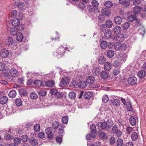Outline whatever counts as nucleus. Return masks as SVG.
Instances as JSON below:
<instances>
[{
    "label": "nucleus",
    "mask_w": 146,
    "mask_h": 146,
    "mask_svg": "<svg viewBox=\"0 0 146 146\" xmlns=\"http://www.w3.org/2000/svg\"><path fill=\"white\" fill-rule=\"evenodd\" d=\"M100 75L101 78L104 79H107L108 76V73L104 71H102Z\"/></svg>",
    "instance_id": "20"
},
{
    "label": "nucleus",
    "mask_w": 146,
    "mask_h": 146,
    "mask_svg": "<svg viewBox=\"0 0 146 146\" xmlns=\"http://www.w3.org/2000/svg\"><path fill=\"white\" fill-rule=\"evenodd\" d=\"M119 3L120 4L124 5V6L127 7L130 5V3L126 0H119Z\"/></svg>",
    "instance_id": "22"
},
{
    "label": "nucleus",
    "mask_w": 146,
    "mask_h": 146,
    "mask_svg": "<svg viewBox=\"0 0 146 146\" xmlns=\"http://www.w3.org/2000/svg\"><path fill=\"white\" fill-rule=\"evenodd\" d=\"M129 121L130 124L133 126L136 124V121L135 118L133 116H131L129 118Z\"/></svg>",
    "instance_id": "26"
},
{
    "label": "nucleus",
    "mask_w": 146,
    "mask_h": 146,
    "mask_svg": "<svg viewBox=\"0 0 146 146\" xmlns=\"http://www.w3.org/2000/svg\"><path fill=\"white\" fill-rule=\"evenodd\" d=\"M122 18L120 16H117L114 19V22L117 24H120L122 21Z\"/></svg>",
    "instance_id": "24"
},
{
    "label": "nucleus",
    "mask_w": 146,
    "mask_h": 146,
    "mask_svg": "<svg viewBox=\"0 0 146 146\" xmlns=\"http://www.w3.org/2000/svg\"><path fill=\"white\" fill-rule=\"evenodd\" d=\"M68 120V117L67 116H64L62 118V121L63 123L66 124L67 123Z\"/></svg>",
    "instance_id": "49"
},
{
    "label": "nucleus",
    "mask_w": 146,
    "mask_h": 146,
    "mask_svg": "<svg viewBox=\"0 0 146 146\" xmlns=\"http://www.w3.org/2000/svg\"><path fill=\"white\" fill-rule=\"evenodd\" d=\"M68 96L70 98L74 99L76 97V94L74 92H71L69 93Z\"/></svg>",
    "instance_id": "45"
},
{
    "label": "nucleus",
    "mask_w": 146,
    "mask_h": 146,
    "mask_svg": "<svg viewBox=\"0 0 146 146\" xmlns=\"http://www.w3.org/2000/svg\"><path fill=\"white\" fill-rule=\"evenodd\" d=\"M17 12L16 10H13L12 11L11 13V15L12 17H16L17 15Z\"/></svg>",
    "instance_id": "63"
},
{
    "label": "nucleus",
    "mask_w": 146,
    "mask_h": 146,
    "mask_svg": "<svg viewBox=\"0 0 146 146\" xmlns=\"http://www.w3.org/2000/svg\"><path fill=\"white\" fill-rule=\"evenodd\" d=\"M137 75L140 78H143L145 77L146 75V72L145 70H140L138 72Z\"/></svg>",
    "instance_id": "16"
},
{
    "label": "nucleus",
    "mask_w": 146,
    "mask_h": 146,
    "mask_svg": "<svg viewBox=\"0 0 146 146\" xmlns=\"http://www.w3.org/2000/svg\"><path fill=\"white\" fill-rule=\"evenodd\" d=\"M106 62V58L103 56H100L98 59V63L101 64H103Z\"/></svg>",
    "instance_id": "29"
},
{
    "label": "nucleus",
    "mask_w": 146,
    "mask_h": 146,
    "mask_svg": "<svg viewBox=\"0 0 146 146\" xmlns=\"http://www.w3.org/2000/svg\"><path fill=\"white\" fill-rule=\"evenodd\" d=\"M100 125V127L102 130H105L107 128H108L106 124V121H104L102 122H100L98 123L97 125Z\"/></svg>",
    "instance_id": "13"
},
{
    "label": "nucleus",
    "mask_w": 146,
    "mask_h": 146,
    "mask_svg": "<svg viewBox=\"0 0 146 146\" xmlns=\"http://www.w3.org/2000/svg\"><path fill=\"white\" fill-rule=\"evenodd\" d=\"M111 35L112 33L110 30H107L105 31L104 34V37L105 38H109L111 37Z\"/></svg>",
    "instance_id": "14"
},
{
    "label": "nucleus",
    "mask_w": 146,
    "mask_h": 146,
    "mask_svg": "<svg viewBox=\"0 0 146 146\" xmlns=\"http://www.w3.org/2000/svg\"><path fill=\"white\" fill-rule=\"evenodd\" d=\"M16 39L17 40L19 41H21L22 40L23 36L21 33H18L17 34Z\"/></svg>",
    "instance_id": "38"
},
{
    "label": "nucleus",
    "mask_w": 146,
    "mask_h": 146,
    "mask_svg": "<svg viewBox=\"0 0 146 146\" xmlns=\"http://www.w3.org/2000/svg\"><path fill=\"white\" fill-rule=\"evenodd\" d=\"M59 126L58 122L56 121L54 122L52 125V128L54 129H57Z\"/></svg>",
    "instance_id": "53"
},
{
    "label": "nucleus",
    "mask_w": 146,
    "mask_h": 146,
    "mask_svg": "<svg viewBox=\"0 0 146 146\" xmlns=\"http://www.w3.org/2000/svg\"><path fill=\"white\" fill-rule=\"evenodd\" d=\"M113 65L116 68L119 69L121 65V63L120 61L117 60L113 63Z\"/></svg>",
    "instance_id": "18"
},
{
    "label": "nucleus",
    "mask_w": 146,
    "mask_h": 146,
    "mask_svg": "<svg viewBox=\"0 0 146 146\" xmlns=\"http://www.w3.org/2000/svg\"><path fill=\"white\" fill-rule=\"evenodd\" d=\"M100 137L101 139H106V134L104 132H102L100 134Z\"/></svg>",
    "instance_id": "58"
},
{
    "label": "nucleus",
    "mask_w": 146,
    "mask_h": 146,
    "mask_svg": "<svg viewBox=\"0 0 146 146\" xmlns=\"http://www.w3.org/2000/svg\"><path fill=\"white\" fill-rule=\"evenodd\" d=\"M9 96L11 98H15L17 95V93L15 90H11L9 93Z\"/></svg>",
    "instance_id": "40"
},
{
    "label": "nucleus",
    "mask_w": 146,
    "mask_h": 146,
    "mask_svg": "<svg viewBox=\"0 0 146 146\" xmlns=\"http://www.w3.org/2000/svg\"><path fill=\"white\" fill-rule=\"evenodd\" d=\"M15 104L17 106H20L22 104V102L20 98H17L15 100Z\"/></svg>",
    "instance_id": "50"
},
{
    "label": "nucleus",
    "mask_w": 146,
    "mask_h": 146,
    "mask_svg": "<svg viewBox=\"0 0 146 146\" xmlns=\"http://www.w3.org/2000/svg\"><path fill=\"white\" fill-rule=\"evenodd\" d=\"M40 125L39 124H37L34 125V129L35 131L37 132L40 130Z\"/></svg>",
    "instance_id": "60"
},
{
    "label": "nucleus",
    "mask_w": 146,
    "mask_h": 146,
    "mask_svg": "<svg viewBox=\"0 0 146 146\" xmlns=\"http://www.w3.org/2000/svg\"><path fill=\"white\" fill-rule=\"evenodd\" d=\"M23 15L22 13L21 12H19L17 13V15L16 17L18 19H21L23 18Z\"/></svg>",
    "instance_id": "59"
},
{
    "label": "nucleus",
    "mask_w": 146,
    "mask_h": 146,
    "mask_svg": "<svg viewBox=\"0 0 146 146\" xmlns=\"http://www.w3.org/2000/svg\"><path fill=\"white\" fill-rule=\"evenodd\" d=\"M111 67V65L109 62H106L105 63L104 66V69L106 71H108L110 70Z\"/></svg>",
    "instance_id": "21"
},
{
    "label": "nucleus",
    "mask_w": 146,
    "mask_h": 146,
    "mask_svg": "<svg viewBox=\"0 0 146 146\" xmlns=\"http://www.w3.org/2000/svg\"><path fill=\"white\" fill-rule=\"evenodd\" d=\"M13 40L11 37H8L5 40V43L7 45H12L13 43Z\"/></svg>",
    "instance_id": "11"
},
{
    "label": "nucleus",
    "mask_w": 146,
    "mask_h": 146,
    "mask_svg": "<svg viewBox=\"0 0 146 146\" xmlns=\"http://www.w3.org/2000/svg\"><path fill=\"white\" fill-rule=\"evenodd\" d=\"M14 142L16 145H18L21 142V139L19 137H16L14 139Z\"/></svg>",
    "instance_id": "47"
},
{
    "label": "nucleus",
    "mask_w": 146,
    "mask_h": 146,
    "mask_svg": "<svg viewBox=\"0 0 146 146\" xmlns=\"http://www.w3.org/2000/svg\"><path fill=\"white\" fill-rule=\"evenodd\" d=\"M90 129L91 130V137H94L96 135V128L95 124H93L91 126Z\"/></svg>",
    "instance_id": "10"
},
{
    "label": "nucleus",
    "mask_w": 146,
    "mask_h": 146,
    "mask_svg": "<svg viewBox=\"0 0 146 146\" xmlns=\"http://www.w3.org/2000/svg\"><path fill=\"white\" fill-rule=\"evenodd\" d=\"M29 141L31 144L33 146H35L38 143L37 140L34 137H31L30 138Z\"/></svg>",
    "instance_id": "19"
},
{
    "label": "nucleus",
    "mask_w": 146,
    "mask_h": 146,
    "mask_svg": "<svg viewBox=\"0 0 146 146\" xmlns=\"http://www.w3.org/2000/svg\"><path fill=\"white\" fill-rule=\"evenodd\" d=\"M45 132L48 135L47 136L48 139H52L54 136V134L52 133V129L50 127H49L45 129Z\"/></svg>",
    "instance_id": "4"
},
{
    "label": "nucleus",
    "mask_w": 146,
    "mask_h": 146,
    "mask_svg": "<svg viewBox=\"0 0 146 146\" xmlns=\"http://www.w3.org/2000/svg\"><path fill=\"white\" fill-rule=\"evenodd\" d=\"M70 80L69 78L66 77L63 78L62 80L60 82L59 86L60 87H64L68 84H69Z\"/></svg>",
    "instance_id": "5"
},
{
    "label": "nucleus",
    "mask_w": 146,
    "mask_h": 146,
    "mask_svg": "<svg viewBox=\"0 0 146 146\" xmlns=\"http://www.w3.org/2000/svg\"><path fill=\"white\" fill-rule=\"evenodd\" d=\"M93 5H88L87 9L90 12H94L95 10V8Z\"/></svg>",
    "instance_id": "55"
},
{
    "label": "nucleus",
    "mask_w": 146,
    "mask_h": 146,
    "mask_svg": "<svg viewBox=\"0 0 146 146\" xmlns=\"http://www.w3.org/2000/svg\"><path fill=\"white\" fill-rule=\"evenodd\" d=\"M127 82L129 84L132 85H134L137 83V79L135 77H131L128 78Z\"/></svg>",
    "instance_id": "6"
},
{
    "label": "nucleus",
    "mask_w": 146,
    "mask_h": 146,
    "mask_svg": "<svg viewBox=\"0 0 146 146\" xmlns=\"http://www.w3.org/2000/svg\"><path fill=\"white\" fill-rule=\"evenodd\" d=\"M54 81L52 80L48 81L46 82V84L47 86L52 87L54 86Z\"/></svg>",
    "instance_id": "41"
},
{
    "label": "nucleus",
    "mask_w": 146,
    "mask_h": 146,
    "mask_svg": "<svg viewBox=\"0 0 146 146\" xmlns=\"http://www.w3.org/2000/svg\"><path fill=\"white\" fill-rule=\"evenodd\" d=\"M92 5L96 7H97L99 5V3L96 0H93L92 2Z\"/></svg>",
    "instance_id": "61"
},
{
    "label": "nucleus",
    "mask_w": 146,
    "mask_h": 146,
    "mask_svg": "<svg viewBox=\"0 0 146 146\" xmlns=\"http://www.w3.org/2000/svg\"><path fill=\"white\" fill-rule=\"evenodd\" d=\"M116 143L117 146H122L123 144V140L120 138H119L117 139Z\"/></svg>",
    "instance_id": "42"
},
{
    "label": "nucleus",
    "mask_w": 146,
    "mask_h": 146,
    "mask_svg": "<svg viewBox=\"0 0 146 146\" xmlns=\"http://www.w3.org/2000/svg\"><path fill=\"white\" fill-rule=\"evenodd\" d=\"M8 101V98L5 96L1 97L0 98V103L2 104H6Z\"/></svg>",
    "instance_id": "15"
},
{
    "label": "nucleus",
    "mask_w": 146,
    "mask_h": 146,
    "mask_svg": "<svg viewBox=\"0 0 146 146\" xmlns=\"http://www.w3.org/2000/svg\"><path fill=\"white\" fill-rule=\"evenodd\" d=\"M87 82L85 81L81 82H79L78 86H79L80 88H84L87 86Z\"/></svg>",
    "instance_id": "27"
},
{
    "label": "nucleus",
    "mask_w": 146,
    "mask_h": 146,
    "mask_svg": "<svg viewBox=\"0 0 146 146\" xmlns=\"http://www.w3.org/2000/svg\"><path fill=\"white\" fill-rule=\"evenodd\" d=\"M141 10V8L140 7L137 6L135 7L133 9V11L134 13L136 14L140 13Z\"/></svg>",
    "instance_id": "39"
},
{
    "label": "nucleus",
    "mask_w": 146,
    "mask_h": 146,
    "mask_svg": "<svg viewBox=\"0 0 146 146\" xmlns=\"http://www.w3.org/2000/svg\"><path fill=\"white\" fill-rule=\"evenodd\" d=\"M124 38V36L123 35H121L117 36L116 37V39L118 41H123Z\"/></svg>",
    "instance_id": "52"
},
{
    "label": "nucleus",
    "mask_w": 146,
    "mask_h": 146,
    "mask_svg": "<svg viewBox=\"0 0 146 146\" xmlns=\"http://www.w3.org/2000/svg\"><path fill=\"white\" fill-rule=\"evenodd\" d=\"M9 54V51L5 48L2 49L0 53L1 56L3 58L7 57L8 56Z\"/></svg>",
    "instance_id": "8"
},
{
    "label": "nucleus",
    "mask_w": 146,
    "mask_h": 146,
    "mask_svg": "<svg viewBox=\"0 0 146 146\" xmlns=\"http://www.w3.org/2000/svg\"><path fill=\"white\" fill-rule=\"evenodd\" d=\"M34 84L36 86L39 87L41 86L43 84L42 81L39 80H36L34 81Z\"/></svg>",
    "instance_id": "44"
},
{
    "label": "nucleus",
    "mask_w": 146,
    "mask_h": 146,
    "mask_svg": "<svg viewBox=\"0 0 146 146\" xmlns=\"http://www.w3.org/2000/svg\"><path fill=\"white\" fill-rule=\"evenodd\" d=\"M67 49L66 47H64L62 45H60L56 50V56L58 58H60L63 57L65 53L66 50Z\"/></svg>",
    "instance_id": "1"
},
{
    "label": "nucleus",
    "mask_w": 146,
    "mask_h": 146,
    "mask_svg": "<svg viewBox=\"0 0 146 146\" xmlns=\"http://www.w3.org/2000/svg\"><path fill=\"white\" fill-rule=\"evenodd\" d=\"M92 94L89 91L85 92L83 95L84 97L86 99H90L92 97Z\"/></svg>",
    "instance_id": "12"
},
{
    "label": "nucleus",
    "mask_w": 146,
    "mask_h": 146,
    "mask_svg": "<svg viewBox=\"0 0 146 146\" xmlns=\"http://www.w3.org/2000/svg\"><path fill=\"white\" fill-rule=\"evenodd\" d=\"M120 101L118 99H115L113 102V105L115 107H117L119 106Z\"/></svg>",
    "instance_id": "46"
},
{
    "label": "nucleus",
    "mask_w": 146,
    "mask_h": 146,
    "mask_svg": "<svg viewBox=\"0 0 146 146\" xmlns=\"http://www.w3.org/2000/svg\"><path fill=\"white\" fill-rule=\"evenodd\" d=\"M20 24L19 21L18 19H14L12 22V24L13 26H18Z\"/></svg>",
    "instance_id": "32"
},
{
    "label": "nucleus",
    "mask_w": 146,
    "mask_h": 146,
    "mask_svg": "<svg viewBox=\"0 0 146 146\" xmlns=\"http://www.w3.org/2000/svg\"><path fill=\"white\" fill-rule=\"evenodd\" d=\"M9 73L11 76L14 77H16L19 75L18 71L14 68H11L10 70Z\"/></svg>",
    "instance_id": "9"
},
{
    "label": "nucleus",
    "mask_w": 146,
    "mask_h": 146,
    "mask_svg": "<svg viewBox=\"0 0 146 146\" xmlns=\"http://www.w3.org/2000/svg\"><path fill=\"white\" fill-rule=\"evenodd\" d=\"M101 13L104 15L108 16L110 13V11L108 8L102 9Z\"/></svg>",
    "instance_id": "31"
},
{
    "label": "nucleus",
    "mask_w": 146,
    "mask_h": 146,
    "mask_svg": "<svg viewBox=\"0 0 146 146\" xmlns=\"http://www.w3.org/2000/svg\"><path fill=\"white\" fill-rule=\"evenodd\" d=\"M21 140H22L23 141L26 142L28 140V137L26 135H23L21 137Z\"/></svg>",
    "instance_id": "57"
},
{
    "label": "nucleus",
    "mask_w": 146,
    "mask_h": 146,
    "mask_svg": "<svg viewBox=\"0 0 146 146\" xmlns=\"http://www.w3.org/2000/svg\"><path fill=\"white\" fill-rule=\"evenodd\" d=\"M121 31V29L119 26H116L113 29V31L115 34H118L120 33Z\"/></svg>",
    "instance_id": "23"
},
{
    "label": "nucleus",
    "mask_w": 146,
    "mask_h": 146,
    "mask_svg": "<svg viewBox=\"0 0 146 146\" xmlns=\"http://www.w3.org/2000/svg\"><path fill=\"white\" fill-rule=\"evenodd\" d=\"M115 49L117 50H119L121 49L125 50L127 48V45L124 44H121L119 42H117L115 43L114 45Z\"/></svg>",
    "instance_id": "3"
},
{
    "label": "nucleus",
    "mask_w": 146,
    "mask_h": 146,
    "mask_svg": "<svg viewBox=\"0 0 146 146\" xmlns=\"http://www.w3.org/2000/svg\"><path fill=\"white\" fill-rule=\"evenodd\" d=\"M106 123L108 128L111 127L113 124V121L110 119H108Z\"/></svg>",
    "instance_id": "35"
},
{
    "label": "nucleus",
    "mask_w": 146,
    "mask_h": 146,
    "mask_svg": "<svg viewBox=\"0 0 146 146\" xmlns=\"http://www.w3.org/2000/svg\"><path fill=\"white\" fill-rule=\"evenodd\" d=\"M108 97L106 95H104L102 98V101L103 102L106 103L108 101Z\"/></svg>",
    "instance_id": "62"
},
{
    "label": "nucleus",
    "mask_w": 146,
    "mask_h": 146,
    "mask_svg": "<svg viewBox=\"0 0 146 146\" xmlns=\"http://www.w3.org/2000/svg\"><path fill=\"white\" fill-rule=\"evenodd\" d=\"M30 97L31 99L34 100L38 98V95L35 92H31L30 94Z\"/></svg>",
    "instance_id": "48"
},
{
    "label": "nucleus",
    "mask_w": 146,
    "mask_h": 146,
    "mask_svg": "<svg viewBox=\"0 0 146 146\" xmlns=\"http://www.w3.org/2000/svg\"><path fill=\"white\" fill-rule=\"evenodd\" d=\"M141 57L142 58V60H143V59H145L146 57V51L145 50L143 51L142 52Z\"/></svg>",
    "instance_id": "64"
},
{
    "label": "nucleus",
    "mask_w": 146,
    "mask_h": 146,
    "mask_svg": "<svg viewBox=\"0 0 146 146\" xmlns=\"http://www.w3.org/2000/svg\"><path fill=\"white\" fill-rule=\"evenodd\" d=\"M112 131L113 134L117 137H121L122 134V132L118 128L117 126L116 125H114L113 126Z\"/></svg>",
    "instance_id": "2"
},
{
    "label": "nucleus",
    "mask_w": 146,
    "mask_h": 146,
    "mask_svg": "<svg viewBox=\"0 0 146 146\" xmlns=\"http://www.w3.org/2000/svg\"><path fill=\"white\" fill-rule=\"evenodd\" d=\"M100 72V69L98 68H94L92 70V73L94 76H97L99 75Z\"/></svg>",
    "instance_id": "25"
},
{
    "label": "nucleus",
    "mask_w": 146,
    "mask_h": 146,
    "mask_svg": "<svg viewBox=\"0 0 146 146\" xmlns=\"http://www.w3.org/2000/svg\"><path fill=\"white\" fill-rule=\"evenodd\" d=\"M112 25V22L111 21L107 20L106 22V26L108 28H110L111 27Z\"/></svg>",
    "instance_id": "51"
},
{
    "label": "nucleus",
    "mask_w": 146,
    "mask_h": 146,
    "mask_svg": "<svg viewBox=\"0 0 146 146\" xmlns=\"http://www.w3.org/2000/svg\"><path fill=\"white\" fill-rule=\"evenodd\" d=\"M18 8L21 10H23L25 9L27 7V4L25 2L19 1L17 4Z\"/></svg>",
    "instance_id": "7"
},
{
    "label": "nucleus",
    "mask_w": 146,
    "mask_h": 146,
    "mask_svg": "<svg viewBox=\"0 0 146 146\" xmlns=\"http://www.w3.org/2000/svg\"><path fill=\"white\" fill-rule=\"evenodd\" d=\"M104 5L106 7L110 8L112 7L113 4L111 1H108L105 3Z\"/></svg>",
    "instance_id": "54"
},
{
    "label": "nucleus",
    "mask_w": 146,
    "mask_h": 146,
    "mask_svg": "<svg viewBox=\"0 0 146 146\" xmlns=\"http://www.w3.org/2000/svg\"><path fill=\"white\" fill-rule=\"evenodd\" d=\"M138 132H133L131 133V139L133 141H135L137 139L138 135Z\"/></svg>",
    "instance_id": "33"
},
{
    "label": "nucleus",
    "mask_w": 146,
    "mask_h": 146,
    "mask_svg": "<svg viewBox=\"0 0 146 146\" xmlns=\"http://www.w3.org/2000/svg\"><path fill=\"white\" fill-rule=\"evenodd\" d=\"M114 54V52L113 50H110L107 52V55L108 57L111 58L113 56Z\"/></svg>",
    "instance_id": "30"
},
{
    "label": "nucleus",
    "mask_w": 146,
    "mask_h": 146,
    "mask_svg": "<svg viewBox=\"0 0 146 146\" xmlns=\"http://www.w3.org/2000/svg\"><path fill=\"white\" fill-rule=\"evenodd\" d=\"M78 7L83 10L86 7L85 4L82 2H80L77 5Z\"/></svg>",
    "instance_id": "37"
},
{
    "label": "nucleus",
    "mask_w": 146,
    "mask_h": 146,
    "mask_svg": "<svg viewBox=\"0 0 146 146\" xmlns=\"http://www.w3.org/2000/svg\"><path fill=\"white\" fill-rule=\"evenodd\" d=\"M100 46L102 49H105L107 47L108 43L106 41L102 40L100 42Z\"/></svg>",
    "instance_id": "17"
},
{
    "label": "nucleus",
    "mask_w": 146,
    "mask_h": 146,
    "mask_svg": "<svg viewBox=\"0 0 146 146\" xmlns=\"http://www.w3.org/2000/svg\"><path fill=\"white\" fill-rule=\"evenodd\" d=\"M95 79L94 76H90L88 77L87 79V82L89 84H92L94 81Z\"/></svg>",
    "instance_id": "28"
},
{
    "label": "nucleus",
    "mask_w": 146,
    "mask_h": 146,
    "mask_svg": "<svg viewBox=\"0 0 146 146\" xmlns=\"http://www.w3.org/2000/svg\"><path fill=\"white\" fill-rule=\"evenodd\" d=\"M130 26V24L128 22L124 23L122 25V27L124 29H127Z\"/></svg>",
    "instance_id": "56"
},
{
    "label": "nucleus",
    "mask_w": 146,
    "mask_h": 146,
    "mask_svg": "<svg viewBox=\"0 0 146 146\" xmlns=\"http://www.w3.org/2000/svg\"><path fill=\"white\" fill-rule=\"evenodd\" d=\"M19 93L22 96H26L27 94L26 90L23 89L20 90L19 91Z\"/></svg>",
    "instance_id": "43"
},
{
    "label": "nucleus",
    "mask_w": 146,
    "mask_h": 146,
    "mask_svg": "<svg viewBox=\"0 0 146 146\" xmlns=\"http://www.w3.org/2000/svg\"><path fill=\"white\" fill-rule=\"evenodd\" d=\"M10 32L11 35H15L17 33V29L15 27H13L11 28Z\"/></svg>",
    "instance_id": "34"
},
{
    "label": "nucleus",
    "mask_w": 146,
    "mask_h": 146,
    "mask_svg": "<svg viewBox=\"0 0 146 146\" xmlns=\"http://www.w3.org/2000/svg\"><path fill=\"white\" fill-rule=\"evenodd\" d=\"M4 138L6 140H11L14 137L12 135L9 134H6L4 135Z\"/></svg>",
    "instance_id": "36"
}]
</instances>
